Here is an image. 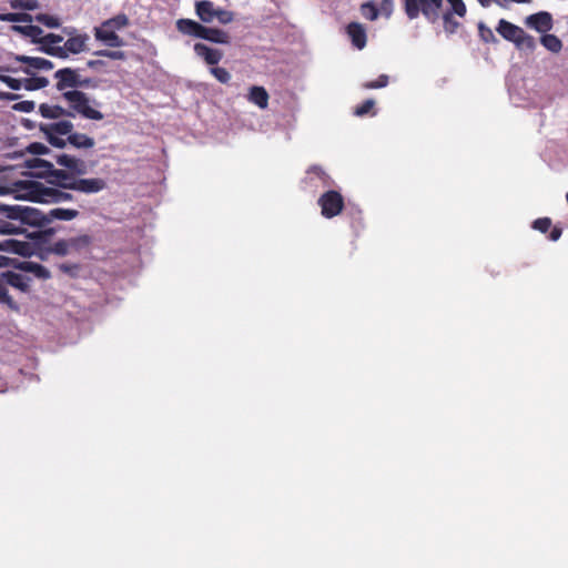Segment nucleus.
Here are the masks:
<instances>
[{"label":"nucleus","instance_id":"1","mask_svg":"<svg viewBox=\"0 0 568 568\" xmlns=\"http://www.w3.org/2000/svg\"><path fill=\"white\" fill-rule=\"evenodd\" d=\"M13 192L22 200L40 203H61L73 200V195L60 187L45 186L40 182L30 180H17L13 183Z\"/></svg>","mask_w":568,"mask_h":568},{"label":"nucleus","instance_id":"2","mask_svg":"<svg viewBox=\"0 0 568 568\" xmlns=\"http://www.w3.org/2000/svg\"><path fill=\"white\" fill-rule=\"evenodd\" d=\"M62 99L68 103V116L75 118L80 115L88 120L100 121L104 115L97 109L100 103L91 99L85 92L80 90H69L62 93Z\"/></svg>","mask_w":568,"mask_h":568},{"label":"nucleus","instance_id":"3","mask_svg":"<svg viewBox=\"0 0 568 568\" xmlns=\"http://www.w3.org/2000/svg\"><path fill=\"white\" fill-rule=\"evenodd\" d=\"M402 2L409 20H415L423 14L428 21L435 22L443 7V0H402Z\"/></svg>","mask_w":568,"mask_h":568},{"label":"nucleus","instance_id":"4","mask_svg":"<svg viewBox=\"0 0 568 568\" xmlns=\"http://www.w3.org/2000/svg\"><path fill=\"white\" fill-rule=\"evenodd\" d=\"M11 215H7L11 222H14L17 226H20V232L23 233L26 230L24 225L43 227L45 226V213L31 206L23 205H11Z\"/></svg>","mask_w":568,"mask_h":568},{"label":"nucleus","instance_id":"5","mask_svg":"<svg viewBox=\"0 0 568 568\" xmlns=\"http://www.w3.org/2000/svg\"><path fill=\"white\" fill-rule=\"evenodd\" d=\"M496 30L505 40L514 42L519 48H535V41L531 36L527 34L520 27L505 19L499 20Z\"/></svg>","mask_w":568,"mask_h":568},{"label":"nucleus","instance_id":"6","mask_svg":"<svg viewBox=\"0 0 568 568\" xmlns=\"http://www.w3.org/2000/svg\"><path fill=\"white\" fill-rule=\"evenodd\" d=\"M73 124L69 120H61L54 123L40 124V131L44 133L49 143L55 148H64L67 139L61 138L72 133Z\"/></svg>","mask_w":568,"mask_h":568},{"label":"nucleus","instance_id":"7","mask_svg":"<svg viewBox=\"0 0 568 568\" xmlns=\"http://www.w3.org/2000/svg\"><path fill=\"white\" fill-rule=\"evenodd\" d=\"M317 204L324 217L333 219L342 213L344 209V197L339 192L329 190L318 197Z\"/></svg>","mask_w":568,"mask_h":568},{"label":"nucleus","instance_id":"8","mask_svg":"<svg viewBox=\"0 0 568 568\" xmlns=\"http://www.w3.org/2000/svg\"><path fill=\"white\" fill-rule=\"evenodd\" d=\"M57 79L55 88L60 92L68 91L67 89L77 90V88L84 87L88 84V79H81L78 71L71 68H63L54 73Z\"/></svg>","mask_w":568,"mask_h":568},{"label":"nucleus","instance_id":"9","mask_svg":"<svg viewBox=\"0 0 568 568\" xmlns=\"http://www.w3.org/2000/svg\"><path fill=\"white\" fill-rule=\"evenodd\" d=\"M95 40L111 48H120L124 45L123 39L116 33L115 29L105 27L103 21L99 27L93 29Z\"/></svg>","mask_w":568,"mask_h":568},{"label":"nucleus","instance_id":"10","mask_svg":"<svg viewBox=\"0 0 568 568\" xmlns=\"http://www.w3.org/2000/svg\"><path fill=\"white\" fill-rule=\"evenodd\" d=\"M22 168L29 170L28 175L41 179H49L54 170L52 162L39 158L26 160Z\"/></svg>","mask_w":568,"mask_h":568},{"label":"nucleus","instance_id":"11","mask_svg":"<svg viewBox=\"0 0 568 568\" xmlns=\"http://www.w3.org/2000/svg\"><path fill=\"white\" fill-rule=\"evenodd\" d=\"M57 164L68 169L75 175H84L88 173V166L83 160L77 159L68 154H58L54 156Z\"/></svg>","mask_w":568,"mask_h":568},{"label":"nucleus","instance_id":"12","mask_svg":"<svg viewBox=\"0 0 568 568\" xmlns=\"http://www.w3.org/2000/svg\"><path fill=\"white\" fill-rule=\"evenodd\" d=\"M73 191L85 194L98 193L106 187V182L100 178L78 179L75 183L70 184Z\"/></svg>","mask_w":568,"mask_h":568},{"label":"nucleus","instance_id":"13","mask_svg":"<svg viewBox=\"0 0 568 568\" xmlns=\"http://www.w3.org/2000/svg\"><path fill=\"white\" fill-rule=\"evenodd\" d=\"M526 24L538 32L545 33L552 28V17L549 12L540 11L527 17Z\"/></svg>","mask_w":568,"mask_h":568},{"label":"nucleus","instance_id":"14","mask_svg":"<svg viewBox=\"0 0 568 568\" xmlns=\"http://www.w3.org/2000/svg\"><path fill=\"white\" fill-rule=\"evenodd\" d=\"M175 26L180 33L199 39H202L205 28V26L201 24L200 22L186 18L179 19Z\"/></svg>","mask_w":568,"mask_h":568},{"label":"nucleus","instance_id":"15","mask_svg":"<svg viewBox=\"0 0 568 568\" xmlns=\"http://www.w3.org/2000/svg\"><path fill=\"white\" fill-rule=\"evenodd\" d=\"M346 33L349 37L352 44L356 49L362 50L365 48L367 42V34L363 24L358 22L348 23L346 27Z\"/></svg>","mask_w":568,"mask_h":568},{"label":"nucleus","instance_id":"16","mask_svg":"<svg viewBox=\"0 0 568 568\" xmlns=\"http://www.w3.org/2000/svg\"><path fill=\"white\" fill-rule=\"evenodd\" d=\"M194 52L212 67H215L223 58V52L221 50L210 48L201 42L194 44Z\"/></svg>","mask_w":568,"mask_h":568},{"label":"nucleus","instance_id":"17","mask_svg":"<svg viewBox=\"0 0 568 568\" xmlns=\"http://www.w3.org/2000/svg\"><path fill=\"white\" fill-rule=\"evenodd\" d=\"M16 60L27 64V68L23 69V72L27 74H32L31 69L51 70L53 68V63L44 58L16 55Z\"/></svg>","mask_w":568,"mask_h":568},{"label":"nucleus","instance_id":"18","mask_svg":"<svg viewBox=\"0 0 568 568\" xmlns=\"http://www.w3.org/2000/svg\"><path fill=\"white\" fill-rule=\"evenodd\" d=\"M6 285H10L23 293L29 292L31 278L27 275L8 271L2 273Z\"/></svg>","mask_w":568,"mask_h":568},{"label":"nucleus","instance_id":"19","mask_svg":"<svg viewBox=\"0 0 568 568\" xmlns=\"http://www.w3.org/2000/svg\"><path fill=\"white\" fill-rule=\"evenodd\" d=\"M75 174L71 172H67L64 170H58L54 169L51 176L49 178V183L55 185L57 187L63 189V190H72L70 184L77 182Z\"/></svg>","mask_w":568,"mask_h":568},{"label":"nucleus","instance_id":"20","mask_svg":"<svg viewBox=\"0 0 568 568\" xmlns=\"http://www.w3.org/2000/svg\"><path fill=\"white\" fill-rule=\"evenodd\" d=\"M216 7L210 0L195 2V13L203 23H211L215 19Z\"/></svg>","mask_w":568,"mask_h":568},{"label":"nucleus","instance_id":"21","mask_svg":"<svg viewBox=\"0 0 568 568\" xmlns=\"http://www.w3.org/2000/svg\"><path fill=\"white\" fill-rule=\"evenodd\" d=\"M11 205L0 203V234H19L20 226L11 222L7 215H11Z\"/></svg>","mask_w":568,"mask_h":568},{"label":"nucleus","instance_id":"22","mask_svg":"<svg viewBox=\"0 0 568 568\" xmlns=\"http://www.w3.org/2000/svg\"><path fill=\"white\" fill-rule=\"evenodd\" d=\"M0 251L11 252L26 256L30 254L31 245L28 242L8 239L0 241Z\"/></svg>","mask_w":568,"mask_h":568},{"label":"nucleus","instance_id":"23","mask_svg":"<svg viewBox=\"0 0 568 568\" xmlns=\"http://www.w3.org/2000/svg\"><path fill=\"white\" fill-rule=\"evenodd\" d=\"M80 212L74 209L55 207L45 213V224H50L55 220L72 221L79 216Z\"/></svg>","mask_w":568,"mask_h":568},{"label":"nucleus","instance_id":"24","mask_svg":"<svg viewBox=\"0 0 568 568\" xmlns=\"http://www.w3.org/2000/svg\"><path fill=\"white\" fill-rule=\"evenodd\" d=\"M247 99L251 103L257 105L260 109H266L268 105L270 95L264 87L253 85L250 89Z\"/></svg>","mask_w":568,"mask_h":568},{"label":"nucleus","instance_id":"25","mask_svg":"<svg viewBox=\"0 0 568 568\" xmlns=\"http://www.w3.org/2000/svg\"><path fill=\"white\" fill-rule=\"evenodd\" d=\"M89 36L87 33L70 37L64 43L67 50L72 54H78L87 50Z\"/></svg>","mask_w":568,"mask_h":568},{"label":"nucleus","instance_id":"26","mask_svg":"<svg viewBox=\"0 0 568 568\" xmlns=\"http://www.w3.org/2000/svg\"><path fill=\"white\" fill-rule=\"evenodd\" d=\"M203 40H207L213 43L229 44L231 37L224 30L217 28H204Z\"/></svg>","mask_w":568,"mask_h":568},{"label":"nucleus","instance_id":"27","mask_svg":"<svg viewBox=\"0 0 568 568\" xmlns=\"http://www.w3.org/2000/svg\"><path fill=\"white\" fill-rule=\"evenodd\" d=\"M39 113L47 119H60L68 116V110L61 105H53L48 103H41L39 105Z\"/></svg>","mask_w":568,"mask_h":568},{"label":"nucleus","instance_id":"28","mask_svg":"<svg viewBox=\"0 0 568 568\" xmlns=\"http://www.w3.org/2000/svg\"><path fill=\"white\" fill-rule=\"evenodd\" d=\"M67 142L73 145L77 149H91L94 146L95 142L93 138L88 136L84 133L72 132L67 138Z\"/></svg>","mask_w":568,"mask_h":568},{"label":"nucleus","instance_id":"29","mask_svg":"<svg viewBox=\"0 0 568 568\" xmlns=\"http://www.w3.org/2000/svg\"><path fill=\"white\" fill-rule=\"evenodd\" d=\"M306 173H307V178H306L307 182H312L313 176H314L322 182V185L324 187H328L333 184L332 178L320 165L310 166L308 170L306 171Z\"/></svg>","mask_w":568,"mask_h":568},{"label":"nucleus","instance_id":"30","mask_svg":"<svg viewBox=\"0 0 568 568\" xmlns=\"http://www.w3.org/2000/svg\"><path fill=\"white\" fill-rule=\"evenodd\" d=\"M541 44L552 53H558L562 49L561 40L555 34H544L540 38Z\"/></svg>","mask_w":568,"mask_h":568},{"label":"nucleus","instance_id":"31","mask_svg":"<svg viewBox=\"0 0 568 568\" xmlns=\"http://www.w3.org/2000/svg\"><path fill=\"white\" fill-rule=\"evenodd\" d=\"M0 303L7 305L12 311H19L18 303L8 293L3 276L0 277Z\"/></svg>","mask_w":568,"mask_h":568},{"label":"nucleus","instance_id":"32","mask_svg":"<svg viewBox=\"0 0 568 568\" xmlns=\"http://www.w3.org/2000/svg\"><path fill=\"white\" fill-rule=\"evenodd\" d=\"M48 84L49 80L44 77H31L22 81V87L28 91L43 89Z\"/></svg>","mask_w":568,"mask_h":568},{"label":"nucleus","instance_id":"33","mask_svg":"<svg viewBox=\"0 0 568 568\" xmlns=\"http://www.w3.org/2000/svg\"><path fill=\"white\" fill-rule=\"evenodd\" d=\"M22 268L33 273L37 277L47 280L50 277V272L41 264L33 262H24Z\"/></svg>","mask_w":568,"mask_h":568},{"label":"nucleus","instance_id":"34","mask_svg":"<svg viewBox=\"0 0 568 568\" xmlns=\"http://www.w3.org/2000/svg\"><path fill=\"white\" fill-rule=\"evenodd\" d=\"M0 21L2 22H31L32 17L23 12H8L0 13Z\"/></svg>","mask_w":568,"mask_h":568},{"label":"nucleus","instance_id":"35","mask_svg":"<svg viewBox=\"0 0 568 568\" xmlns=\"http://www.w3.org/2000/svg\"><path fill=\"white\" fill-rule=\"evenodd\" d=\"M105 27H111L112 29L121 30L129 26V18L124 13H119L110 19L104 20Z\"/></svg>","mask_w":568,"mask_h":568},{"label":"nucleus","instance_id":"36","mask_svg":"<svg viewBox=\"0 0 568 568\" xmlns=\"http://www.w3.org/2000/svg\"><path fill=\"white\" fill-rule=\"evenodd\" d=\"M12 29L17 32H20V33H23L28 37H31L33 38V41L34 40H39L38 37H40L42 34V29L38 26H26V27H21V26H13Z\"/></svg>","mask_w":568,"mask_h":568},{"label":"nucleus","instance_id":"37","mask_svg":"<svg viewBox=\"0 0 568 568\" xmlns=\"http://www.w3.org/2000/svg\"><path fill=\"white\" fill-rule=\"evenodd\" d=\"M361 13L369 21H374L378 18V9L372 1L365 2L361 6Z\"/></svg>","mask_w":568,"mask_h":568},{"label":"nucleus","instance_id":"38","mask_svg":"<svg viewBox=\"0 0 568 568\" xmlns=\"http://www.w3.org/2000/svg\"><path fill=\"white\" fill-rule=\"evenodd\" d=\"M9 3L16 10H36L39 7L38 0H10Z\"/></svg>","mask_w":568,"mask_h":568},{"label":"nucleus","instance_id":"39","mask_svg":"<svg viewBox=\"0 0 568 568\" xmlns=\"http://www.w3.org/2000/svg\"><path fill=\"white\" fill-rule=\"evenodd\" d=\"M68 241H69L71 251H80L90 245L91 237L89 235H81L78 237L69 239Z\"/></svg>","mask_w":568,"mask_h":568},{"label":"nucleus","instance_id":"40","mask_svg":"<svg viewBox=\"0 0 568 568\" xmlns=\"http://www.w3.org/2000/svg\"><path fill=\"white\" fill-rule=\"evenodd\" d=\"M210 72L220 83L227 84L231 81V73L225 68L215 65L211 68Z\"/></svg>","mask_w":568,"mask_h":568},{"label":"nucleus","instance_id":"41","mask_svg":"<svg viewBox=\"0 0 568 568\" xmlns=\"http://www.w3.org/2000/svg\"><path fill=\"white\" fill-rule=\"evenodd\" d=\"M36 20L48 28L60 27V19L58 17H54V16H51L48 13H39L36 17Z\"/></svg>","mask_w":568,"mask_h":568},{"label":"nucleus","instance_id":"42","mask_svg":"<svg viewBox=\"0 0 568 568\" xmlns=\"http://www.w3.org/2000/svg\"><path fill=\"white\" fill-rule=\"evenodd\" d=\"M444 29L448 33H454L459 27V22L454 19L453 12L443 14Z\"/></svg>","mask_w":568,"mask_h":568},{"label":"nucleus","instance_id":"43","mask_svg":"<svg viewBox=\"0 0 568 568\" xmlns=\"http://www.w3.org/2000/svg\"><path fill=\"white\" fill-rule=\"evenodd\" d=\"M450 4V10H447L446 12H453L454 14H457L460 18H464L466 14V6L463 0H447Z\"/></svg>","mask_w":568,"mask_h":568},{"label":"nucleus","instance_id":"44","mask_svg":"<svg viewBox=\"0 0 568 568\" xmlns=\"http://www.w3.org/2000/svg\"><path fill=\"white\" fill-rule=\"evenodd\" d=\"M388 84V75L381 74L376 80L368 81L363 84L364 89L372 90V89H381L385 88Z\"/></svg>","mask_w":568,"mask_h":568},{"label":"nucleus","instance_id":"45","mask_svg":"<svg viewBox=\"0 0 568 568\" xmlns=\"http://www.w3.org/2000/svg\"><path fill=\"white\" fill-rule=\"evenodd\" d=\"M215 19L222 23V24H227V23H231L234 19V14L233 12L231 11H227L225 9H222V8H216V11H215Z\"/></svg>","mask_w":568,"mask_h":568},{"label":"nucleus","instance_id":"46","mask_svg":"<svg viewBox=\"0 0 568 568\" xmlns=\"http://www.w3.org/2000/svg\"><path fill=\"white\" fill-rule=\"evenodd\" d=\"M374 105H375V101L372 99H367L362 104L356 106L354 114L357 116H364L372 111Z\"/></svg>","mask_w":568,"mask_h":568},{"label":"nucleus","instance_id":"47","mask_svg":"<svg viewBox=\"0 0 568 568\" xmlns=\"http://www.w3.org/2000/svg\"><path fill=\"white\" fill-rule=\"evenodd\" d=\"M94 55L109 58L112 60H124L125 53L123 51H112V50H98L93 53Z\"/></svg>","mask_w":568,"mask_h":568},{"label":"nucleus","instance_id":"48","mask_svg":"<svg viewBox=\"0 0 568 568\" xmlns=\"http://www.w3.org/2000/svg\"><path fill=\"white\" fill-rule=\"evenodd\" d=\"M52 252L58 255H67L71 252V247L68 240H60L52 246Z\"/></svg>","mask_w":568,"mask_h":568},{"label":"nucleus","instance_id":"49","mask_svg":"<svg viewBox=\"0 0 568 568\" xmlns=\"http://www.w3.org/2000/svg\"><path fill=\"white\" fill-rule=\"evenodd\" d=\"M532 227L541 233H546L551 227V220L549 217H539L532 222Z\"/></svg>","mask_w":568,"mask_h":568},{"label":"nucleus","instance_id":"50","mask_svg":"<svg viewBox=\"0 0 568 568\" xmlns=\"http://www.w3.org/2000/svg\"><path fill=\"white\" fill-rule=\"evenodd\" d=\"M62 41H63V37L55 34V33H48V34L39 38V40H34L36 43H40V44H57Z\"/></svg>","mask_w":568,"mask_h":568},{"label":"nucleus","instance_id":"51","mask_svg":"<svg viewBox=\"0 0 568 568\" xmlns=\"http://www.w3.org/2000/svg\"><path fill=\"white\" fill-rule=\"evenodd\" d=\"M0 81L6 83L12 90H20L22 88V80L11 78L0 73Z\"/></svg>","mask_w":568,"mask_h":568},{"label":"nucleus","instance_id":"52","mask_svg":"<svg viewBox=\"0 0 568 568\" xmlns=\"http://www.w3.org/2000/svg\"><path fill=\"white\" fill-rule=\"evenodd\" d=\"M36 108V103L33 101L24 100L21 102H18L13 105V110L20 111V112H31Z\"/></svg>","mask_w":568,"mask_h":568},{"label":"nucleus","instance_id":"53","mask_svg":"<svg viewBox=\"0 0 568 568\" xmlns=\"http://www.w3.org/2000/svg\"><path fill=\"white\" fill-rule=\"evenodd\" d=\"M27 151L31 154H44L47 153L49 150L48 148L40 143V142H33L31 143L28 148H27Z\"/></svg>","mask_w":568,"mask_h":568},{"label":"nucleus","instance_id":"54","mask_svg":"<svg viewBox=\"0 0 568 568\" xmlns=\"http://www.w3.org/2000/svg\"><path fill=\"white\" fill-rule=\"evenodd\" d=\"M479 34L485 42L496 41L493 31L483 23L479 24Z\"/></svg>","mask_w":568,"mask_h":568},{"label":"nucleus","instance_id":"55","mask_svg":"<svg viewBox=\"0 0 568 568\" xmlns=\"http://www.w3.org/2000/svg\"><path fill=\"white\" fill-rule=\"evenodd\" d=\"M59 268L63 273H67L71 276H75L80 270V266L78 264L62 263L59 265Z\"/></svg>","mask_w":568,"mask_h":568},{"label":"nucleus","instance_id":"56","mask_svg":"<svg viewBox=\"0 0 568 568\" xmlns=\"http://www.w3.org/2000/svg\"><path fill=\"white\" fill-rule=\"evenodd\" d=\"M381 8L385 16L389 17L393 13L394 0H382Z\"/></svg>","mask_w":568,"mask_h":568},{"label":"nucleus","instance_id":"57","mask_svg":"<svg viewBox=\"0 0 568 568\" xmlns=\"http://www.w3.org/2000/svg\"><path fill=\"white\" fill-rule=\"evenodd\" d=\"M68 53H70V52L67 50L65 43H64L63 47L54 45V50H53V52H50V55L64 59L68 57Z\"/></svg>","mask_w":568,"mask_h":568},{"label":"nucleus","instance_id":"58","mask_svg":"<svg viewBox=\"0 0 568 568\" xmlns=\"http://www.w3.org/2000/svg\"><path fill=\"white\" fill-rule=\"evenodd\" d=\"M87 65L90 69H99V68L105 67V62L103 60H89L87 62Z\"/></svg>","mask_w":568,"mask_h":568},{"label":"nucleus","instance_id":"59","mask_svg":"<svg viewBox=\"0 0 568 568\" xmlns=\"http://www.w3.org/2000/svg\"><path fill=\"white\" fill-rule=\"evenodd\" d=\"M561 233H562V231L560 227H557V226L552 227V230L550 231V234H549V240H551V241L559 240L561 236Z\"/></svg>","mask_w":568,"mask_h":568},{"label":"nucleus","instance_id":"60","mask_svg":"<svg viewBox=\"0 0 568 568\" xmlns=\"http://www.w3.org/2000/svg\"><path fill=\"white\" fill-rule=\"evenodd\" d=\"M13 189H14L13 183L11 184V186H10V187L1 186V185H0V194L12 193V194H14V196H16L17 199H19V197L17 196V193H16V192H13Z\"/></svg>","mask_w":568,"mask_h":568},{"label":"nucleus","instance_id":"61","mask_svg":"<svg viewBox=\"0 0 568 568\" xmlns=\"http://www.w3.org/2000/svg\"><path fill=\"white\" fill-rule=\"evenodd\" d=\"M483 7H489L493 0H477ZM498 6L504 7V2L500 0H494Z\"/></svg>","mask_w":568,"mask_h":568},{"label":"nucleus","instance_id":"62","mask_svg":"<svg viewBox=\"0 0 568 568\" xmlns=\"http://www.w3.org/2000/svg\"><path fill=\"white\" fill-rule=\"evenodd\" d=\"M41 50L50 55V52H53L54 45L53 44H41Z\"/></svg>","mask_w":568,"mask_h":568},{"label":"nucleus","instance_id":"63","mask_svg":"<svg viewBox=\"0 0 568 568\" xmlns=\"http://www.w3.org/2000/svg\"><path fill=\"white\" fill-rule=\"evenodd\" d=\"M63 32L70 37H74L77 33V30L74 28H64Z\"/></svg>","mask_w":568,"mask_h":568},{"label":"nucleus","instance_id":"64","mask_svg":"<svg viewBox=\"0 0 568 568\" xmlns=\"http://www.w3.org/2000/svg\"><path fill=\"white\" fill-rule=\"evenodd\" d=\"M1 97L10 101H13L18 98V95L14 93H2Z\"/></svg>","mask_w":568,"mask_h":568}]
</instances>
